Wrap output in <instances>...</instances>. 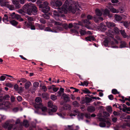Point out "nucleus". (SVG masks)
<instances>
[{"mask_svg":"<svg viewBox=\"0 0 130 130\" xmlns=\"http://www.w3.org/2000/svg\"><path fill=\"white\" fill-rule=\"evenodd\" d=\"M62 4V2L59 0L52 2L51 4L52 7L58 9V12L60 13H67L68 10L74 14L76 11H80L79 9L80 6L77 2L74 1H70L69 2V0H67L62 7H60Z\"/></svg>","mask_w":130,"mask_h":130,"instance_id":"f257e3e1","label":"nucleus"},{"mask_svg":"<svg viewBox=\"0 0 130 130\" xmlns=\"http://www.w3.org/2000/svg\"><path fill=\"white\" fill-rule=\"evenodd\" d=\"M3 126L5 129L7 128L8 130H11L13 128V130H22V126L20 123V120L17 119L15 122V124L13 125L10 124L8 121H6L3 125Z\"/></svg>","mask_w":130,"mask_h":130,"instance_id":"f03ea898","label":"nucleus"},{"mask_svg":"<svg viewBox=\"0 0 130 130\" xmlns=\"http://www.w3.org/2000/svg\"><path fill=\"white\" fill-rule=\"evenodd\" d=\"M24 11H26L27 13L30 15H36L38 12L37 8L34 5L25 4L23 7Z\"/></svg>","mask_w":130,"mask_h":130,"instance_id":"7ed1b4c3","label":"nucleus"},{"mask_svg":"<svg viewBox=\"0 0 130 130\" xmlns=\"http://www.w3.org/2000/svg\"><path fill=\"white\" fill-rule=\"evenodd\" d=\"M109 35H108L110 37H108L105 39L103 41V45L106 46H108L109 44L111 45V47L112 48H115L118 47L116 46L115 44H117L118 42L115 39V42L113 41L114 36L112 34H109Z\"/></svg>","mask_w":130,"mask_h":130,"instance_id":"20e7f679","label":"nucleus"},{"mask_svg":"<svg viewBox=\"0 0 130 130\" xmlns=\"http://www.w3.org/2000/svg\"><path fill=\"white\" fill-rule=\"evenodd\" d=\"M87 19H85L84 20V22L85 23L89 25L91 24V22L90 20L92 19L96 23H98L99 22L102 21L103 20V18L101 17H98L97 16H94V17L90 15H88L87 16Z\"/></svg>","mask_w":130,"mask_h":130,"instance_id":"39448f33","label":"nucleus"},{"mask_svg":"<svg viewBox=\"0 0 130 130\" xmlns=\"http://www.w3.org/2000/svg\"><path fill=\"white\" fill-rule=\"evenodd\" d=\"M48 3L46 1L43 2L42 4L39 5L40 10L44 13L48 12L50 10V7Z\"/></svg>","mask_w":130,"mask_h":130,"instance_id":"423d86ee","label":"nucleus"},{"mask_svg":"<svg viewBox=\"0 0 130 130\" xmlns=\"http://www.w3.org/2000/svg\"><path fill=\"white\" fill-rule=\"evenodd\" d=\"M62 28L60 27L54 26L52 28L48 27H46L44 29V31L51 32H57L58 30H62Z\"/></svg>","mask_w":130,"mask_h":130,"instance_id":"0eeeda50","label":"nucleus"},{"mask_svg":"<svg viewBox=\"0 0 130 130\" xmlns=\"http://www.w3.org/2000/svg\"><path fill=\"white\" fill-rule=\"evenodd\" d=\"M83 25L82 22H79L78 23H74L73 24V29H72L71 30V32H77L78 33L77 30L79 28L80 26H82Z\"/></svg>","mask_w":130,"mask_h":130,"instance_id":"6e6552de","label":"nucleus"},{"mask_svg":"<svg viewBox=\"0 0 130 130\" xmlns=\"http://www.w3.org/2000/svg\"><path fill=\"white\" fill-rule=\"evenodd\" d=\"M54 23L55 25H59V26H57V27H60L62 28V30H59L63 31L64 30V29H67L68 28V25L67 24H62L61 23L55 21H54Z\"/></svg>","mask_w":130,"mask_h":130,"instance_id":"1a4fd4ad","label":"nucleus"},{"mask_svg":"<svg viewBox=\"0 0 130 130\" xmlns=\"http://www.w3.org/2000/svg\"><path fill=\"white\" fill-rule=\"evenodd\" d=\"M48 107L51 108L50 109V110L52 112H56L57 109V107L56 106L53 105L52 102L50 101H49L48 103Z\"/></svg>","mask_w":130,"mask_h":130,"instance_id":"9d476101","label":"nucleus"},{"mask_svg":"<svg viewBox=\"0 0 130 130\" xmlns=\"http://www.w3.org/2000/svg\"><path fill=\"white\" fill-rule=\"evenodd\" d=\"M35 101L36 103L35 106L36 108H40L42 106L41 103L42 100L39 97L36 98L35 100Z\"/></svg>","mask_w":130,"mask_h":130,"instance_id":"9b49d317","label":"nucleus"},{"mask_svg":"<svg viewBox=\"0 0 130 130\" xmlns=\"http://www.w3.org/2000/svg\"><path fill=\"white\" fill-rule=\"evenodd\" d=\"M9 17L10 18L16 19H18L20 17V15L18 14H16L15 12H13L9 15Z\"/></svg>","mask_w":130,"mask_h":130,"instance_id":"f8f14e48","label":"nucleus"},{"mask_svg":"<svg viewBox=\"0 0 130 130\" xmlns=\"http://www.w3.org/2000/svg\"><path fill=\"white\" fill-rule=\"evenodd\" d=\"M12 2L16 8H19L21 7V5L18 0H12Z\"/></svg>","mask_w":130,"mask_h":130,"instance_id":"ddd939ff","label":"nucleus"},{"mask_svg":"<svg viewBox=\"0 0 130 130\" xmlns=\"http://www.w3.org/2000/svg\"><path fill=\"white\" fill-rule=\"evenodd\" d=\"M26 26L28 28H30L31 30H34L36 29L35 26L33 25L31 22L27 23Z\"/></svg>","mask_w":130,"mask_h":130,"instance_id":"4468645a","label":"nucleus"},{"mask_svg":"<svg viewBox=\"0 0 130 130\" xmlns=\"http://www.w3.org/2000/svg\"><path fill=\"white\" fill-rule=\"evenodd\" d=\"M35 26L36 29H37L42 30H43L45 28L44 25L38 23L35 24Z\"/></svg>","mask_w":130,"mask_h":130,"instance_id":"2eb2a0df","label":"nucleus"},{"mask_svg":"<svg viewBox=\"0 0 130 130\" xmlns=\"http://www.w3.org/2000/svg\"><path fill=\"white\" fill-rule=\"evenodd\" d=\"M106 24L107 27L111 29L115 26V24L112 22H106Z\"/></svg>","mask_w":130,"mask_h":130,"instance_id":"dca6fc26","label":"nucleus"},{"mask_svg":"<svg viewBox=\"0 0 130 130\" xmlns=\"http://www.w3.org/2000/svg\"><path fill=\"white\" fill-rule=\"evenodd\" d=\"M85 39L87 41H92L95 40V39L94 36H91L86 37Z\"/></svg>","mask_w":130,"mask_h":130,"instance_id":"f3484780","label":"nucleus"},{"mask_svg":"<svg viewBox=\"0 0 130 130\" xmlns=\"http://www.w3.org/2000/svg\"><path fill=\"white\" fill-rule=\"evenodd\" d=\"M62 96L63 97L64 100L66 102L70 101V98L68 97L67 95L64 93L62 95Z\"/></svg>","mask_w":130,"mask_h":130,"instance_id":"a211bd4d","label":"nucleus"},{"mask_svg":"<svg viewBox=\"0 0 130 130\" xmlns=\"http://www.w3.org/2000/svg\"><path fill=\"white\" fill-rule=\"evenodd\" d=\"M99 28L102 31L105 30L106 28V27L104 24L103 23H101L99 26Z\"/></svg>","mask_w":130,"mask_h":130,"instance_id":"6ab92c4d","label":"nucleus"},{"mask_svg":"<svg viewBox=\"0 0 130 130\" xmlns=\"http://www.w3.org/2000/svg\"><path fill=\"white\" fill-rule=\"evenodd\" d=\"M55 86L52 85V86H48V89L50 90L52 89L53 91L56 92L58 90L59 88L57 87H53Z\"/></svg>","mask_w":130,"mask_h":130,"instance_id":"aec40b11","label":"nucleus"},{"mask_svg":"<svg viewBox=\"0 0 130 130\" xmlns=\"http://www.w3.org/2000/svg\"><path fill=\"white\" fill-rule=\"evenodd\" d=\"M127 43L125 41H122L120 42V44L119 46L120 48H123L127 47Z\"/></svg>","mask_w":130,"mask_h":130,"instance_id":"412c9836","label":"nucleus"},{"mask_svg":"<svg viewBox=\"0 0 130 130\" xmlns=\"http://www.w3.org/2000/svg\"><path fill=\"white\" fill-rule=\"evenodd\" d=\"M95 110V107L92 106H89L87 108V110L89 112H93Z\"/></svg>","mask_w":130,"mask_h":130,"instance_id":"4be33fe9","label":"nucleus"},{"mask_svg":"<svg viewBox=\"0 0 130 130\" xmlns=\"http://www.w3.org/2000/svg\"><path fill=\"white\" fill-rule=\"evenodd\" d=\"M115 17L116 20L117 21H121L122 19L121 16L117 14H115Z\"/></svg>","mask_w":130,"mask_h":130,"instance_id":"5701e85b","label":"nucleus"},{"mask_svg":"<svg viewBox=\"0 0 130 130\" xmlns=\"http://www.w3.org/2000/svg\"><path fill=\"white\" fill-rule=\"evenodd\" d=\"M95 12L97 16L98 17H100L102 15V13L101 11L99 9H96L95 10Z\"/></svg>","mask_w":130,"mask_h":130,"instance_id":"b1692460","label":"nucleus"},{"mask_svg":"<svg viewBox=\"0 0 130 130\" xmlns=\"http://www.w3.org/2000/svg\"><path fill=\"white\" fill-rule=\"evenodd\" d=\"M10 23L12 25L16 26L18 24V22L14 20H12L10 21Z\"/></svg>","mask_w":130,"mask_h":130,"instance_id":"393cba45","label":"nucleus"},{"mask_svg":"<svg viewBox=\"0 0 130 130\" xmlns=\"http://www.w3.org/2000/svg\"><path fill=\"white\" fill-rule=\"evenodd\" d=\"M31 85V83L30 82L28 81L26 83H25V89H28Z\"/></svg>","mask_w":130,"mask_h":130,"instance_id":"a878e982","label":"nucleus"},{"mask_svg":"<svg viewBox=\"0 0 130 130\" xmlns=\"http://www.w3.org/2000/svg\"><path fill=\"white\" fill-rule=\"evenodd\" d=\"M43 16L45 19H48L50 18L49 13L48 12L43 14Z\"/></svg>","mask_w":130,"mask_h":130,"instance_id":"bb28decb","label":"nucleus"},{"mask_svg":"<svg viewBox=\"0 0 130 130\" xmlns=\"http://www.w3.org/2000/svg\"><path fill=\"white\" fill-rule=\"evenodd\" d=\"M112 32L113 33H114L116 34H118L119 33V29L117 27H115L114 28L113 30H112Z\"/></svg>","mask_w":130,"mask_h":130,"instance_id":"cd10ccee","label":"nucleus"},{"mask_svg":"<svg viewBox=\"0 0 130 130\" xmlns=\"http://www.w3.org/2000/svg\"><path fill=\"white\" fill-rule=\"evenodd\" d=\"M82 90L84 93L85 94L91 93L90 91L87 88H85L84 89H82Z\"/></svg>","mask_w":130,"mask_h":130,"instance_id":"c85d7f7f","label":"nucleus"},{"mask_svg":"<svg viewBox=\"0 0 130 130\" xmlns=\"http://www.w3.org/2000/svg\"><path fill=\"white\" fill-rule=\"evenodd\" d=\"M111 93L113 94H119V92H118L117 90L116 89H113L111 91Z\"/></svg>","mask_w":130,"mask_h":130,"instance_id":"c756f323","label":"nucleus"},{"mask_svg":"<svg viewBox=\"0 0 130 130\" xmlns=\"http://www.w3.org/2000/svg\"><path fill=\"white\" fill-rule=\"evenodd\" d=\"M85 100L86 103H89L92 100V99L91 98L87 97L85 98Z\"/></svg>","mask_w":130,"mask_h":130,"instance_id":"7c9ffc66","label":"nucleus"},{"mask_svg":"<svg viewBox=\"0 0 130 130\" xmlns=\"http://www.w3.org/2000/svg\"><path fill=\"white\" fill-rule=\"evenodd\" d=\"M8 17H9V16H8L6 14H5L4 15V17L3 18V20L4 22H5V21H8Z\"/></svg>","mask_w":130,"mask_h":130,"instance_id":"2f4dec72","label":"nucleus"},{"mask_svg":"<svg viewBox=\"0 0 130 130\" xmlns=\"http://www.w3.org/2000/svg\"><path fill=\"white\" fill-rule=\"evenodd\" d=\"M80 34L82 36L85 35L86 33V32L85 30L80 29L79 31Z\"/></svg>","mask_w":130,"mask_h":130,"instance_id":"473e14b6","label":"nucleus"},{"mask_svg":"<svg viewBox=\"0 0 130 130\" xmlns=\"http://www.w3.org/2000/svg\"><path fill=\"white\" fill-rule=\"evenodd\" d=\"M84 114L83 113H81L80 114L78 115V118L79 119L83 120V119Z\"/></svg>","mask_w":130,"mask_h":130,"instance_id":"72a5a7b5","label":"nucleus"},{"mask_svg":"<svg viewBox=\"0 0 130 130\" xmlns=\"http://www.w3.org/2000/svg\"><path fill=\"white\" fill-rule=\"evenodd\" d=\"M19 13L21 14V15L22 16H24L25 15V14L24 11L23 10L21 9L20 10L18 11Z\"/></svg>","mask_w":130,"mask_h":130,"instance_id":"f704fd0d","label":"nucleus"},{"mask_svg":"<svg viewBox=\"0 0 130 130\" xmlns=\"http://www.w3.org/2000/svg\"><path fill=\"white\" fill-rule=\"evenodd\" d=\"M107 110L109 113H111L112 111V109L111 107L108 106L106 108Z\"/></svg>","mask_w":130,"mask_h":130,"instance_id":"c9c22d12","label":"nucleus"},{"mask_svg":"<svg viewBox=\"0 0 130 130\" xmlns=\"http://www.w3.org/2000/svg\"><path fill=\"white\" fill-rule=\"evenodd\" d=\"M63 108L65 109H70V106L68 104H66L63 106Z\"/></svg>","mask_w":130,"mask_h":130,"instance_id":"e433bc0d","label":"nucleus"},{"mask_svg":"<svg viewBox=\"0 0 130 130\" xmlns=\"http://www.w3.org/2000/svg\"><path fill=\"white\" fill-rule=\"evenodd\" d=\"M104 13L106 15H110L109 10L107 9H105L104 10Z\"/></svg>","mask_w":130,"mask_h":130,"instance_id":"4c0bfd02","label":"nucleus"},{"mask_svg":"<svg viewBox=\"0 0 130 130\" xmlns=\"http://www.w3.org/2000/svg\"><path fill=\"white\" fill-rule=\"evenodd\" d=\"M36 108L37 109L38 108H40L42 111L44 112H45L47 110V108L46 107H42V106L40 108Z\"/></svg>","mask_w":130,"mask_h":130,"instance_id":"58836bf2","label":"nucleus"},{"mask_svg":"<svg viewBox=\"0 0 130 130\" xmlns=\"http://www.w3.org/2000/svg\"><path fill=\"white\" fill-rule=\"evenodd\" d=\"M72 104L76 107H78L79 106V103L76 101H75L72 102Z\"/></svg>","mask_w":130,"mask_h":130,"instance_id":"ea45409f","label":"nucleus"},{"mask_svg":"<svg viewBox=\"0 0 130 130\" xmlns=\"http://www.w3.org/2000/svg\"><path fill=\"white\" fill-rule=\"evenodd\" d=\"M51 98L52 100L54 101L57 99V97L55 95L52 94L51 96Z\"/></svg>","mask_w":130,"mask_h":130,"instance_id":"a19ab883","label":"nucleus"},{"mask_svg":"<svg viewBox=\"0 0 130 130\" xmlns=\"http://www.w3.org/2000/svg\"><path fill=\"white\" fill-rule=\"evenodd\" d=\"M48 95V94L46 92L43 93L42 94V96L43 98H47Z\"/></svg>","mask_w":130,"mask_h":130,"instance_id":"79ce46f5","label":"nucleus"},{"mask_svg":"<svg viewBox=\"0 0 130 130\" xmlns=\"http://www.w3.org/2000/svg\"><path fill=\"white\" fill-rule=\"evenodd\" d=\"M39 21L41 23L43 24H45L46 23L45 20L43 18H41Z\"/></svg>","mask_w":130,"mask_h":130,"instance_id":"37998d69","label":"nucleus"},{"mask_svg":"<svg viewBox=\"0 0 130 130\" xmlns=\"http://www.w3.org/2000/svg\"><path fill=\"white\" fill-rule=\"evenodd\" d=\"M99 126L101 127H104L106 126V124L104 122H101L99 123Z\"/></svg>","mask_w":130,"mask_h":130,"instance_id":"c03bdc74","label":"nucleus"},{"mask_svg":"<svg viewBox=\"0 0 130 130\" xmlns=\"http://www.w3.org/2000/svg\"><path fill=\"white\" fill-rule=\"evenodd\" d=\"M39 83L38 82H35L33 83V86L35 88L39 86Z\"/></svg>","mask_w":130,"mask_h":130,"instance_id":"a18cd8bd","label":"nucleus"},{"mask_svg":"<svg viewBox=\"0 0 130 130\" xmlns=\"http://www.w3.org/2000/svg\"><path fill=\"white\" fill-rule=\"evenodd\" d=\"M110 11L111 12L113 13H117L118 12V11L114 8H111L110 9Z\"/></svg>","mask_w":130,"mask_h":130,"instance_id":"49530a36","label":"nucleus"},{"mask_svg":"<svg viewBox=\"0 0 130 130\" xmlns=\"http://www.w3.org/2000/svg\"><path fill=\"white\" fill-rule=\"evenodd\" d=\"M123 24L126 28L128 27L129 25L128 23L127 22H123Z\"/></svg>","mask_w":130,"mask_h":130,"instance_id":"de8ad7c7","label":"nucleus"},{"mask_svg":"<svg viewBox=\"0 0 130 130\" xmlns=\"http://www.w3.org/2000/svg\"><path fill=\"white\" fill-rule=\"evenodd\" d=\"M122 110L123 112H125L126 111H130V107H128L126 108H122Z\"/></svg>","mask_w":130,"mask_h":130,"instance_id":"09e8293b","label":"nucleus"},{"mask_svg":"<svg viewBox=\"0 0 130 130\" xmlns=\"http://www.w3.org/2000/svg\"><path fill=\"white\" fill-rule=\"evenodd\" d=\"M104 115L106 117H108L110 115L106 111H104L103 112Z\"/></svg>","mask_w":130,"mask_h":130,"instance_id":"8fccbe9b","label":"nucleus"},{"mask_svg":"<svg viewBox=\"0 0 130 130\" xmlns=\"http://www.w3.org/2000/svg\"><path fill=\"white\" fill-rule=\"evenodd\" d=\"M41 89L42 90H43V91L46 92L47 91V88L45 86L43 85Z\"/></svg>","mask_w":130,"mask_h":130,"instance_id":"3c124183","label":"nucleus"},{"mask_svg":"<svg viewBox=\"0 0 130 130\" xmlns=\"http://www.w3.org/2000/svg\"><path fill=\"white\" fill-rule=\"evenodd\" d=\"M10 97L9 95L8 94H6L3 97V99H9Z\"/></svg>","mask_w":130,"mask_h":130,"instance_id":"603ef678","label":"nucleus"},{"mask_svg":"<svg viewBox=\"0 0 130 130\" xmlns=\"http://www.w3.org/2000/svg\"><path fill=\"white\" fill-rule=\"evenodd\" d=\"M6 76L4 75H2L0 77L1 81H3L6 78Z\"/></svg>","mask_w":130,"mask_h":130,"instance_id":"864d4df0","label":"nucleus"},{"mask_svg":"<svg viewBox=\"0 0 130 130\" xmlns=\"http://www.w3.org/2000/svg\"><path fill=\"white\" fill-rule=\"evenodd\" d=\"M109 99L110 100H112L113 99V96L112 94H110L108 96Z\"/></svg>","mask_w":130,"mask_h":130,"instance_id":"5fc2aeb1","label":"nucleus"},{"mask_svg":"<svg viewBox=\"0 0 130 130\" xmlns=\"http://www.w3.org/2000/svg\"><path fill=\"white\" fill-rule=\"evenodd\" d=\"M6 85L7 87L11 88L12 86V85L11 83H6Z\"/></svg>","mask_w":130,"mask_h":130,"instance_id":"6e6d98bb","label":"nucleus"},{"mask_svg":"<svg viewBox=\"0 0 130 130\" xmlns=\"http://www.w3.org/2000/svg\"><path fill=\"white\" fill-rule=\"evenodd\" d=\"M104 122H106V123L107 124V125L108 126V127H109V126L111 124V123L109 121L107 120L106 121V120L105 121H104Z\"/></svg>","mask_w":130,"mask_h":130,"instance_id":"4d7b16f0","label":"nucleus"},{"mask_svg":"<svg viewBox=\"0 0 130 130\" xmlns=\"http://www.w3.org/2000/svg\"><path fill=\"white\" fill-rule=\"evenodd\" d=\"M22 98L20 96H19L17 97V100L19 101H21L22 100Z\"/></svg>","mask_w":130,"mask_h":130,"instance_id":"13d9d810","label":"nucleus"},{"mask_svg":"<svg viewBox=\"0 0 130 130\" xmlns=\"http://www.w3.org/2000/svg\"><path fill=\"white\" fill-rule=\"evenodd\" d=\"M23 124L25 126H28V121L26 120H24L23 121Z\"/></svg>","mask_w":130,"mask_h":130,"instance_id":"bf43d9fd","label":"nucleus"},{"mask_svg":"<svg viewBox=\"0 0 130 130\" xmlns=\"http://www.w3.org/2000/svg\"><path fill=\"white\" fill-rule=\"evenodd\" d=\"M14 89L16 90H17L19 89V86L17 84H15L14 86Z\"/></svg>","mask_w":130,"mask_h":130,"instance_id":"052dcab7","label":"nucleus"},{"mask_svg":"<svg viewBox=\"0 0 130 130\" xmlns=\"http://www.w3.org/2000/svg\"><path fill=\"white\" fill-rule=\"evenodd\" d=\"M73 24L72 23H70L68 25V28H71L73 27Z\"/></svg>","mask_w":130,"mask_h":130,"instance_id":"680f3d73","label":"nucleus"},{"mask_svg":"<svg viewBox=\"0 0 130 130\" xmlns=\"http://www.w3.org/2000/svg\"><path fill=\"white\" fill-rule=\"evenodd\" d=\"M99 120L100 121H102L104 122L105 121V119L101 117H99Z\"/></svg>","mask_w":130,"mask_h":130,"instance_id":"e2e57ef3","label":"nucleus"},{"mask_svg":"<svg viewBox=\"0 0 130 130\" xmlns=\"http://www.w3.org/2000/svg\"><path fill=\"white\" fill-rule=\"evenodd\" d=\"M125 117V115L123 114L121 116L120 118V119H126Z\"/></svg>","mask_w":130,"mask_h":130,"instance_id":"0e129e2a","label":"nucleus"},{"mask_svg":"<svg viewBox=\"0 0 130 130\" xmlns=\"http://www.w3.org/2000/svg\"><path fill=\"white\" fill-rule=\"evenodd\" d=\"M10 99H11V102H13L15 100V98L13 96H11V97Z\"/></svg>","mask_w":130,"mask_h":130,"instance_id":"69168bd1","label":"nucleus"},{"mask_svg":"<svg viewBox=\"0 0 130 130\" xmlns=\"http://www.w3.org/2000/svg\"><path fill=\"white\" fill-rule=\"evenodd\" d=\"M113 114L115 116H118L120 114L119 112L115 111H114L113 112Z\"/></svg>","mask_w":130,"mask_h":130,"instance_id":"338daca9","label":"nucleus"},{"mask_svg":"<svg viewBox=\"0 0 130 130\" xmlns=\"http://www.w3.org/2000/svg\"><path fill=\"white\" fill-rule=\"evenodd\" d=\"M21 82L23 83H25L26 81V79L24 78H21Z\"/></svg>","mask_w":130,"mask_h":130,"instance_id":"774afa93","label":"nucleus"}]
</instances>
